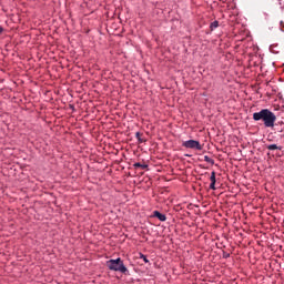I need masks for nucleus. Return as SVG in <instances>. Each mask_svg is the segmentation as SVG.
<instances>
[{"label":"nucleus","instance_id":"obj_1","mask_svg":"<svg viewBox=\"0 0 284 284\" xmlns=\"http://www.w3.org/2000/svg\"><path fill=\"white\" fill-rule=\"evenodd\" d=\"M253 120L263 121L265 128H274L276 123V114L270 109H262L258 112L253 113Z\"/></svg>","mask_w":284,"mask_h":284},{"label":"nucleus","instance_id":"obj_2","mask_svg":"<svg viewBox=\"0 0 284 284\" xmlns=\"http://www.w3.org/2000/svg\"><path fill=\"white\" fill-rule=\"evenodd\" d=\"M106 267L111 272H120L121 274H128V267L123 263V260L121 257H118L116 260H109L106 261Z\"/></svg>","mask_w":284,"mask_h":284},{"label":"nucleus","instance_id":"obj_3","mask_svg":"<svg viewBox=\"0 0 284 284\" xmlns=\"http://www.w3.org/2000/svg\"><path fill=\"white\" fill-rule=\"evenodd\" d=\"M182 148H186L187 150H203V145H201V142L196 140L184 141L182 143Z\"/></svg>","mask_w":284,"mask_h":284},{"label":"nucleus","instance_id":"obj_4","mask_svg":"<svg viewBox=\"0 0 284 284\" xmlns=\"http://www.w3.org/2000/svg\"><path fill=\"white\" fill-rule=\"evenodd\" d=\"M153 216L155 219H159V221L165 222L168 221V216H165V214L159 212V211H153Z\"/></svg>","mask_w":284,"mask_h":284},{"label":"nucleus","instance_id":"obj_5","mask_svg":"<svg viewBox=\"0 0 284 284\" xmlns=\"http://www.w3.org/2000/svg\"><path fill=\"white\" fill-rule=\"evenodd\" d=\"M135 138L138 139L139 143H145V141H148V140H145V138H143V133H141V132H136Z\"/></svg>","mask_w":284,"mask_h":284},{"label":"nucleus","instance_id":"obj_6","mask_svg":"<svg viewBox=\"0 0 284 284\" xmlns=\"http://www.w3.org/2000/svg\"><path fill=\"white\" fill-rule=\"evenodd\" d=\"M133 168H141V170H148V164H141L136 162L133 164Z\"/></svg>","mask_w":284,"mask_h":284},{"label":"nucleus","instance_id":"obj_7","mask_svg":"<svg viewBox=\"0 0 284 284\" xmlns=\"http://www.w3.org/2000/svg\"><path fill=\"white\" fill-rule=\"evenodd\" d=\"M267 150L274 151V150H282L281 146L276 145V144H270L266 146Z\"/></svg>","mask_w":284,"mask_h":284},{"label":"nucleus","instance_id":"obj_8","mask_svg":"<svg viewBox=\"0 0 284 284\" xmlns=\"http://www.w3.org/2000/svg\"><path fill=\"white\" fill-rule=\"evenodd\" d=\"M210 181H211V183H216V172L213 171V172L211 173Z\"/></svg>","mask_w":284,"mask_h":284},{"label":"nucleus","instance_id":"obj_9","mask_svg":"<svg viewBox=\"0 0 284 284\" xmlns=\"http://www.w3.org/2000/svg\"><path fill=\"white\" fill-rule=\"evenodd\" d=\"M211 30H216V28H219V21H213L210 26Z\"/></svg>","mask_w":284,"mask_h":284},{"label":"nucleus","instance_id":"obj_10","mask_svg":"<svg viewBox=\"0 0 284 284\" xmlns=\"http://www.w3.org/2000/svg\"><path fill=\"white\" fill-rule=\"evenodd\" d=\"M204 161L206 163H211V165H214V160L212 158L207 156V155L204 156Z\"/></svg>","mask_w":284,"mask_h":284},{"label":"nucleus","instance_id":"obj_11","mask_svg":"<svg viewBox=\"0 0 284 284\" xmlns=\"http://www.w3.org/2000/svg\"><path fill=\"white\" fill-rule=\"evenodd\" d=\"M210 189L211 190H216V182H211Z\"/></svg>","mask_w":284,"mask_h":284},{"label":"nucleus","instance_id":"obj_12","mask_svg":"<svg viewBox=\"0 0 284 284\" xmlns=\"http://www.w3.org/2000/svg\"><path fill=\"white\" fill-rule=\"evenodd\" d=\"M141 258L144 261V263H150V260H148V256L141 255Z\"/></svg>","mask_w":284,"mask_h":284},{"label":"nucleus","instance_id":"obj_13","mask_svg":"<svg viewBox=\"0 0 284 284\" xmlns=\"http://www.w3.org/2000/svg\"><path fill=\"white\" fill-rule=\"evenodd\" d=\"M1 32H3V28L0 27V34H1Z\"/></svg>","mask_w":284,"mask_h":284},{"label":"nucleus","instance_id":"obj_14","mask_svg":"<svg viewBox=\"0 0 284 284\" xmlns=\"http://www.w3.org/2000/svg\"><path fill=\"white\" fill-rule=\"evenodd\" d=\"M277 132H284V129L277 130Z\"/></svg>","mask_w":284,"mask_h":284},{"label":"nucleus","instance_id":"obj_15","mask_svg":"<svg viewBox=\"0 0 284 284\" xmlns=\"http://www.w3.org/2000/svg\"><path fill=\"white\" fill-rule=\"evenodd\" d=\"M225 256V258H227V257H230V254H226V255H224Z\"/></svg>","mask_w":284,"mask_h":284}]
</instances>
